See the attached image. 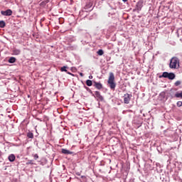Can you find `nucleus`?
<instances>
[{"label": "nucleus", "instance_id": "nucleus-1", "mask_svg": "<svg viewBox=\"0 0 182 182\" xmlns=\"http://www.w3.org/2000/svg\"><path fill=\"white\" fill-rule=\"evenodd\" d=\"M180 66V60L177 57H173L169 63L170 69H177Z\"/></svg>", "mask_w": 182, "mask_h": 182}, {"label": "nucleus", "instance_id": "nucleus-2", "mask_svg": "<svg viewBox=\"0 0 182 182\" xmlns=\"http://www.w3.org/2000/svg\"><path fill=\"white\" fill-rule=\"evenodd\" d=\"M108 85L112 90L116 89V82H114V74L113 73H109V76L107 81Z\"/></svg>", "mask_w": 182, "mask_h": 182}, {"label": "nucleus", "instance_id": "nucleus-3", "mask_svg": "<svg viewBox=\"0 0 182 182\" xmlns=\"http://www.w3.org/2000/svg\"><path fill=\"white\" fill-rule=\"evenodd\" d=\"M159 77H165L166 79H169V80H173V79H176V74H174V73L164 72Z\"/></svg>", "mask_w": 182, "mask_h": 182}, {"label": "nucleus", "instance_id": "nucleus-4", "mask_svg": "<svg viewBox=\"0 0 182 182\" xmlns=\"http://www.w3.org/2000/svg\"><path fill=\"white\" fill-rule=\"evenodd\" d=\"M131 97H130V94H125L124 95V103H125V105H129L130 103V100H131Z\"/></svg>", "mask_w": 182, "mask_h": 182}, {"label": "nucleus", "instance_id": "nucleus-5", "mask_svg": "<svg viewBox=\"0 0 182 182\" xmlns=\"http://www.w3.org/2000/svg\"><path fill=\"white\" fill-rule=\"evenodd\" d=\"M1 14L4 16H11V15H12V10L7 9L6 11H1Z\"/></svg>", "mask_w": 182, "mask_h": 182}, {"label": "nucleus", "instance_id": "nucleus-6", "mask_svg": "<svg viewBox=\"0 0 182 182\" xmlns=\"http://www.w3.org/2000/svg\"><path fill=\"white\" fill-rule=\"evenodd\" d=\"M141 8H143V2L142 1H138L136 4V11H141Z\"/></svg>", "mask_w": 182, "mask_h": 182}, {"label": "nucleus", "instance_id": "nucleus-7", "mask_svg": "<svg viewBox=\"0 0 182 182\" xmlns=\"http://www.w3.org/2000/svg\"><path fill=\"white\" fill-rule=\"evenodd\" d=\"M95 96H96V97L97 98L98 100H100L101 102H102L103 96H102V95H100V92L95 91Z\"/></svg>", "mask_w": 182, "mask_h": 182}, {"label": "nucleus", "instance_id": "nucleus-8", "mask_svg": "<svg viewBox=\"0 0 182 182\" xmlns=\"http://www.w3.org/2000/svg\"><path fill=\"white\" fill-rule=\"evenodd\" d=\"M94 85H95V87L97 89H98V90H100V89H102V87H103V85H102V83H100V82H94Z\"/></svg>", "mask_w": 182, "mask_h": 182}, {"label": "nucleus", "instance_id": "nucleus-9", "mask_svg": "<svg viewBox=\"0 0 182 182\" xmlns=\"http://www.w3.org/2000/svg\"><path fill=\"white\" fill-rule=\"evenodd\" d=\"M61 153H63V154H73V152L65 149H62Z\"/></svg>", "mask_w": 182, "mask_h": 182}, {"label": "nucleus", "instance_id": "nucleus-10", "mask_svg": "<svg viewBox=\"0 0 182 182\" xmlns=\"http://www.w3.org/2000/svg\"><path fill=\"white\" fill-rule=\"evenodd\" d=\"M9 160L12 162V161H15V159H16V157L15 156L14 154H10L8 157Z\"/></svg>", "mask_w": 182, "mask_h": 182}, {"label": "nucleus", "instance_id": "nucleus-11", "mask_svg": "<svg viewBox=\"0 0 182 182\" xmlns=\"http://www.w3.org/2000/svg\"><path fill=\"white\" fill-rule=\"evenodd\" d=\"M13 55H21V50L16 49V48L14 49Z\"/></svg>", "mask_w": 182, "mask_h": 182}, {"label": "nucleus", "instance_id": "nucleus-12", "mask_svg": "<svg viewBox=\"0 0 182 182\" xmlns=\"http://www.w3.org/2000/svg\"><path fill=\"white\" fill-rule=\"evenodd\" d=\"M16 62V58L15 57H11L9 59V63H15Z\"/></svg>", "mask_w": 182, "mask_h": 182}, {"label": "nucleus", "instance_id": "nucleus-13", "mask_svg": "<svg viewBox=\"0 0 182 182\" xmlns=\"http://www.w3.org/2000/svg\"><path fill=\"white\" fill-rule=\"evenodd\" d=\"M86 85H87V86H92V85H93V82L90 80H87Z\"/></svg>", "mask_w": 182, "mask_h": 182}, {"label": "nucleus", "instance_id": "nucleus-14", "mask_svg": "<svg viewBox=\"0 0 182 182\" xmlns=\"http://www.w3.org/2000/svg\"><path fill=\"white\" fill-rule=\"evenodd\" d=\"M175 97H181V99H182V91L181 92H176L175 94Z\"/></svg>", "mask_w": 182, "mask_h": 182}, {"label": "nucleus", "instance_id": "nucleus-15", "mask_svg": "<svg viewBox=\"0 0 182 182\" xmlns=\"http://www.w3.org/2000/svg\"><path fill=\"white\" fill-rule=\"evenodd\" d=\"M27 137H28V139H33V133L28 132L27 133Z\"/></svg>", "mask_w": 182, "mask_h": 182}, {"label": "nucleus", "instance_id": "nucleus-16", "mask_svg": "<svg viewBox=\"0 0 182 182\" xmlns=\"http://www.w3.org/2000/svg\"><path fill=\"white\" fill-rule=\"evenodd\" d=\"M6 25V24L5 23V21H0V28H5Z\"/></svg>", "mask_w": 182, "mask_h": 182}, {"label": "nucleus", "instance_id": "nucleus-17", "mask_svg": "<svg viewBox=\"0 0 182 182\" xmlns=\"http://www.w3.org/2000/svg\"><path fill=\"white\" fill-rule=\"evenodd\" d=\"M97 55H99L100 56L103 55V54L105 53V52L103 51V50L100 49L97 51Z\"/></svg>", "mask_w": 182, "mask_h": 182}, {"label": "nucleus", "instance_id": "nucleus-18", "mask_svg": "<svg viewBox=\"0 0 182 182\" xmlns=\"http://www.w3.org/2000/svg\"><path fill=\"white\" fill-rule=\"evenodd\" d=\"M66 69H68V67L63 66L60 68V70H61V72H68V70H66Z\"/></svg>", "mask_w": 182, "mask_h": 182}, {"label": "nucleus", "instance_id": "nucleus-19", "mask_svg": "<svg viewBox=\"0 0 182 182\" xmlns=\"http://www.w3.org/2000/svg\"><path fill=\"white\" fill-rule=\"evenodd\" d=\"M33 157L34 160H38V159H39V155H38V154H35L33 155Z\"/></svg>", "mask_w": 182, "mask_h": 182}, {"label": "nucleus", "instance_id": "nucleus-20", "mask_svg": "<svg viewBox=\"0 0 182 182\" xmlns=\"http://www.w3.org/2000/svg\"><path fill=\"white\" fill-rule=\"evenodd\" d=\"M46 4H48V0L42 1V2L40 4V5H41V6H43L46 5Z\"/></svg>", "mask_w": 182, "mask_h": 182}, {"label": "nucleus", "instance_id": "nucleus-21", "mask_svg": "<svg viewBox=\"0 0 182 182\" xmlns=\"http://www.w3.org/2000/svg\"><path fill=\"white\" fill-rule=\"evenodd\" d=\"M176 106H178V107H181L182 102L181 101H178L177 103H176Z\"/></svg>", "mask_w": 182, "mask_h": 182}, {"label": "nucleus", "instance_id": "nucleus-22", "mask_svg": "<svg viewBox=\"0 0 182 182\" xmlns=\"http://www.w3.org/2000/svg\"><path fill=\"white\" fill-rule=\"evenodd\" d=\"M180 85H181V81L178 80L175 82V86H180Z\"/></svg>", "mask_w": 182, "mask_h": 182}, {"label": "nucleus", "instance_id": "nucleus-23", "mask_svg": "<svg viewBox=\"0 0 182 182\" xmlns=\"http://www.w3.org/2000/svg\"><path fill=\"white\" fill-rule=\"evenodd\" d=\"M29 164H33V162L32 160H30V161H28L26 163V165H27V166L29 165Z\"/></svg>", "mask_w": 182, "mask_h": 182}, {"label": "nucleus", "instance_id": "nucleus-24", "mask_svg": "<svg viewBox=\"0 0 182 182\" xmlns=\"http://www.w3.org/2000/svg\"><path fill=\"white\" fill-rule=\"evenodd\" d=\"M89 79H93V76L90 75V76H89Z\"/></svg>", "mask_w": 182, "mask_h": 182}, {"label": "nucleus", "instance_id": "nucleus-25", "mask_svg": "<svg viewBox=\"0 0 182 182\" xmlns=\"http://www.w3.org/2000/svg\"><path fill=\"white\" fill-rule=\"evenodd\" d=\"M2 156V151H0V157Z\"/></svg>", "mask_w": 182, "mask_h": 182}, {"label": "nucleus", "instance_id": "nucleus-26", "mask_svg": "<svg viewBox=\"0 0 182 182\" xmlns=\"http://www.w3.org/2000/svg\"><path fill=\"white\" fill-rule=\"evenodd\" d=\"M123 2H127V0H122Z\"/></svg>", "mask_w": 182, "mask_h": 182}, {"label": "nucleus", "instance_id": "nucleus-27", "mask_svg": "<svg viewBox=\"0 0 182 182\" xmlns=\"http://www.w3.org/2000/svg\"><path fill=\"white\" fill-rule=\"evenodd\" d=\"M80 76H83V73H80Z\"/></svg>", "mask_w": 182, "mask_h": 182}, {"label": "nucleus", "instance_id": "nucleus-28", "mask_svg": "<svg viewBox=\"0 0 182 182\" xmlns=\"http://www.w3.org/2000/svg\"><path fill=\"white\" fill-rule=\"evenodd\" d=\"M68 73V75H72V73Z\"/></svg>", "mask_w": 182, "mask_h": 182}]
</instances>
